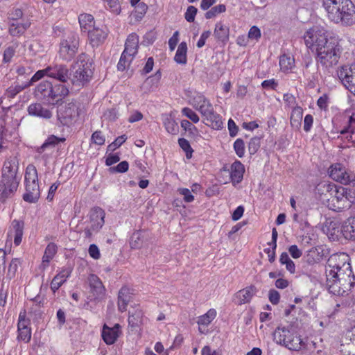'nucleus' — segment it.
<instances>
[{"label":"nucleus","mask_w":355,"mask_h":355,"mask_svg":"<svg viewBox=\"0 0 355 355\" xmlns=\"http://www.w3.org/2000/svg\"><path fill=\"white\" fill-rule=\"evenodd\" d=\"M349 255L345 252L331 254L326 266V284L334 295H343L355 284V277L349 263Z\"/></svg>","instance_id":"f257e3e1"},{"label":"nucleus","mask_w":355,"mask_h":355,"mask_svg":"<svg viewBox=\"0 0 355 355\" xmlns=\"http://www.w3.org/2000/svg\"><path fill=\"white\" fill-rule=\"evenodd\" d=\"M322 6L331 21L345 26L355 23V6L351 0H322Z\"/></svg>","instance_id":"f03ea898"},{"label":"nucleus","mask_w":355,"mask_h":355,"mask_svg":"<svg viewBox=\"0 0 355 355\" xmlns=\"http://www.w3.org/2000/svg\"><path fill=\"white\" fill-rule=\"evenodd\" d=\"M342 51L340 39L332 35L327 42H324L315 52L317 62L328 69L336 65L340 59Z\"/></svg>","instance_id":"7ed1b4c3"},{"label":"nucleus","mask_w":355,"mask_h":355,"mask_svg":"<svg viewBox=\"0 0 355 355\" xmlns=\"http://www.w3.org/2000/svg\"><path fill=\"white\" fill-rule=\"evenodd\" d=\"M272 338L277 345L285 347L289 350L300 351L305 345L301 336L292 325H279L272 333Z\"/></svg>","instance_id":"20e7f679"},{"label":"nucleus","mask_w":355,"mask_h":355,"mask_svg":"<svg viewBox=\"0 0 355 355\" xmlns=\"http://www.w3.org/2000/svg\"><path fill=\"white\" fill-rule=\"evenodd\" d=\"M93 62L91 58L81 53L73 66V75L71 83L74 85L84 86L91 80L93 74Z\"/></svg>","instance_id":"39448f33"},{"label":"nucleus","mask_w":355,"mask_h":355,"mask_svg":"<svg viewBox=\"0 0 355 355\" xmlns=\"http://www.w3.org/2000/svg\"><path fill=\"white\" fill-rule=\"evenodd\" d=\"M26 193L23 199L28 202H36L40 196V190L38 184L37 171L35 166L29 164L25 172Z\"/></svg>","instance_id":"423d86ee"},{"label":"nucleus","mask_w":355,"mask_h":355,"mask_svg":"<svg viewBox=\"0 0 355 355\" xmlns=\"http://www.w3.org/2000/svg\"><path fill=\"white\" fill-rule=\"evenodd\" d=\"M331 36L324 28L315 26L304 32L303 39L306 46L315 52Z\"/></svg>","instance_id":"0eeeda50"},{"label":"nucleus","mask_w":355,"mask_h":355,"mask_svg":"<svg viewBox=\"0 0 355 355\" xmlns=\"http://www.w3.org/2000/svg\"><path fill=\"white\" fill-rule=\"evenodd\" d=\"M78 46V35L73 31H68L65 33L60 43V58L65 61L71 60L76 54Z\"/></svg>","instance_id":"6e6552de"},{"label":"nucleus","mask_w":355,"mask_h":355,"mask_svg":"<svg viewBox=\"0 0 355 355\" xmlns=\"http://www.w3.org/2000/svg\"><path fill=\"white\" fill-rule=\"evenodd\" d=\"M80 114L79 105L76 103L70 102L58 107L57 119L61 125L71 127L78 121Z\"/></svg>","instance_id":"1a4fd4ad"},{"label":"nucleus","mask_w":355,"mask_h":355,"mask_svg":"<svg viewBox=\"0 0 355 355\" xmlns=\"http://www.w3.org/2000/svg\"><path fill=\"white\" fill-rule=\"evenodd\" d=\"M105 213L100 207H94L88 214L89 220L84 230L80 233L81 236L89 239L104 225Z\"/></svg>","instance_id":"9d476101"},{"label":"nucleus","mask_w":355,"mask_h":355,"mask_svg":"<svg viewBox=\"0 0 355 355\" xmlns=\"http://www.w3.org/2000/svg\"><path fill=\"white\" fill-rule=\"evenodd\" d=\"M333 128L331 134H340L341 136L345 134L350 127H355V114L349 115L347 113L337 114L332 119Z\"/></svg>","instance_id":"9b49d317"},{"label":"nucleus","mask_w":355,"mask_h":355,"mask_svg":"<svg viewBox=\"0 0 355 355\" xmlns=\"http://www.w3.org/2000/svg\"><path fill=\"white\" fill-rule=\"evenodd\" d=\"M328 173L331 179L343 184H351L355 178V176L340 163L331 164L328 169Z\"/></svg>","instance_id":"f8f14e48"},{"label":"nucleus","mask_w":355,"mask_h":355,"mask_svg":"<svg viewBox=\"0 0 355 355\" xmlns=\"http://www.w3.org/2000/svg\"><path fill=\"white\" fill-rule=\"evenodd\" d=\"M337 76L345 87L355 96V62L349 67H340Z\"/></svg>","instance_id":"ddd939ff"},{"label":"nucleus","mask_w":355,"mask_h":355,"mask_svg":"<svg viewBox=\"0 0 355 355\" xmlns=\"http://www.w3.org/2000/svg\"><path fill=\"white\" fill-rule=\"evenodd\" d=\"M346 195L347 188L338 187L334 184V191H332V194L330 196V209L335 211H340L349 207V203H346Z\"/></svg>","instance_id":"4468645a"},{"label":"nucleus","mask_w":355,"mask_h":355,"mask_svg":"<svg viewBox=\"0 0 355 355\" xmlns=\"http://www.w3.org/2000/svg\"><path fill=\"white\" fill-rule=\"evenodd\" d=\"M89 285V292L94 300L101 301L103 300L106 295V288L101 279L94 274H91L88 277Z\"/></svg>","instance_id":"2eb2a0df"},{"label":"nucleus","mask_w":355,"mask_h":355,"mask_svg":"<svg viewBox=\"0 0 355 355\" xmlns=\"http://www.w3.org/2000/svg\"><path fill=\"white\" fill-rule=\"evenodd\" d=\"M18 180L2 179L0 180V200L4 202L11 198L18 187Z\"/></svg>","instance_id":"dca6fc26"},{"label":"nucleus","mask_w":355,"mask_h":355,"mask_svg":"<svg viewBox=\"0 0 355 355\" xmlns=\"http://www.w3.org/2000/svg\"><path fill=\"white\" fill-rule=\"evenodd\" d=\"M27 112L31 116L43 119H49L53 116V108L49 109L40 103L30 104L27 107Z\"/></svg>","instance_id":"f3484780"},{"label":"nucleus","mask_w":355,"mask_h":355,"mask_svg":"<svg viewBox=\"0 0 355 355\" xmlns=\"http://www.w3.org/2000/svg\"><path fill=\"white\" fill-rule=\"evenodd\" d=\"M24 51L25 46L22 44L17 42H12L7 45L3 50V63H10L15 55H21Z\"/></svg>","instance_id":"a211bd4d"},{"label":"nucleus","mask_w":355,"mask_h":355,"mask_svg":"<svg viewBox=\"0 0 355 355\" xmlns=\"http://www.w3.org/2000/svg\"><path fill=\"white\" fill-rule=\"evenodd\" d=\"M19 162L17 157H10L6 159L2 168V179L17 180L16 174L18 171Z\"/></svg>","instance_id":"6ab92c4d"},{"label":"nucleus","mask_w":355,"mask_h":355,"mask_svg":"<svg viewBox=\"0 0 355 355\" xmlns=\"http://www.w3.org/2000/svg\"><path fill=\"white\" fill-rule=\"evenodd\" d=\"M121 334V326L115 324L112 327L105 324L102 329V338L107 345L114 344Z\"/></svg>","instance_id":"aec40b11"},{"label":"nucleus","mask_w":355,"mask_h":355,"mask_svg":"<svg viewBox=\"0 0 355 355\" xmlns=\"http://www.w3.org/2000/svg\"><path fill=\"white\" fill-rule=\"evenodd\" d=\"M133 289L128 286H123L119 291L117 306L119 311L123 313L127 310L128 305L132 299Z\"/></svg>","instance_id":"412c9836"},{"label":"nucleus","mask_w":355,"mask_h":355,"mask_svg":"<svg viewBox=\"0 0 355 355\" xmlns=\"http://www.w3.org/2000/svg\"><path fill=\"white\" fill-rule=\"evenodd\" d=\"M48 77L65 83L69 78V69L64 64H55L47 67Z\"/></svg>","instance_id":"4be33fe9"},{"label":"nucleus","mask_w":355,"mask_h":355,"mask_svg":"<svg viewBox=\"0 0 355 355\" xmlns=\"http://www.w3.org/2000/svg\"><path fill=\"white\" fill-rule=\"evenodd\" d=\"M72 272L71 267H63L53 277L51 282V289L55 293L70 277Z\"/></svg>","instance_id":"5701e85b"},{"label":"nucleus","mask_w":355,"mask_h":355,"mask_svg":"<svg viewBox=\"0 0 355 355\" xmlns=\"http://www.w3.org/2000/svg\"><path fill=\"white\" fill-rule=\"evenodd\" d=\"M326 245H314L307 250V261L309 263L319 262L329 254Z\"/></svg>","instance_id":"b1692460"},{"label":"nucleus","mask_w":355,"mask_h":355,"mask_svg":"<svg viewBox=\"0 0 355 355\" xmlns=\"http://www.w3.org/2000/svg\"><path fill=\"white\" fill-rule=\"evenodd\" d=\"M69 94L68 88L62 83L52 86L49 92V98L51 100V103L58 102Z\"/></svg>","instance_id":"393cba45"},{"label":"nucleus","mask_w":355,"mask_h":355,"mask_svg":"<svg viewBox=\"0 0 355 355\" xmlns=\"http://www.w3.org/2000/svg\"><path fill=\"white\" fill-rule=\"evenodd\" d=\"M334 184L327 182H323L318 184L315 188L316 193L319 196L320 198L322 201H327L329 206L330 204V196L332 194L334 191Z\"/></svg>","instance_id":"a878e982"},{"label":"nucleus","mask_w":355,"mask_h":355,"mask_svg":"<svg viewBox=\"0 0 355 355\" xmlns=\"http://www.w3.org/2000/svg\"><path fill=\"white\" fill-rule=\"evenodd\" d=\"M24 223L14 220L12 222L8 237L14 239L15 244H19L22 241Z\"/></svg>","instance_id":"bb28decb"},{"label":"nucleus","mask_w":355,"mask_h":355,"mask_svg":"<svg viewBox=\"0 0 355 355\" xmlns=\"http://www.w3.org/2000/svg\"><path fill=\"white\" fill-rule=\"evenodd\" d=\"M245 172L243 164L239 162H234L231 166L230 178L234 185L241 182Z\"/></svg>","instance_id":"cd10ccee"},{"label":"nucleus","mask_w":355,"mask_h":355,"mask_svg":"<svg viewBox=\"0 0 355 355\" xmlns=\"http://www.w3.org/2000/svg\"><path fill=\"white\" fill-rule=\"evenodd\" d=\"M205 124L215 130H220L223 127V122L221 116L213 109L203 117Z\"/></svg>","instance_id":"c85d7f7f"},{"label":"nucleus","mask_w":355,"mask_h":355,"mask_svg":"<svg viewBox=\"0 0 355 355\" xmlns=\"http://www.w3.org/2000/svg\"><path fill=\"white\" fill-rule=\"evenodd\" d=\"M256 292V287L251 285L238 291L236 294V298L238 300L239 304H246L250 302Z\"/></svg>","instance_id":"c756f323"},{"label":"nucleus","mask_w":355,"mask_h":355,"mask_svg":"<svg viewBox=\"0 0 355 355\" xmlns=\"http://www.w3.org/2000/svg\"><path fill=\"white\" fill-rule=\"evenodd\" d=\"M138 47L139 37L136 34L132 33L126 40L125 49L123 52L134 58L137 53Z\"/></svg>","instance_id":"7c9ffc66"},{"label":"nucleus","mask_w":355,"mask_h":355,"mask_svg":"<svg viewBox=\"0 0 355 355\" xmlns=\"http://www.w3.org/2000/svg\"><path fill=\"white\" fill-rule=\"evenodd\" d=\"M342 232L346 239L355 241V216L348 218L344 222Z\"/></svg>","instance_id":"2f4dec72"},{"label":"nucleus","mask_w":355,"mask_h":355,"mask_svg":"<svg viewBox=\"0 0 355 355\" xmlns=\"http://www.w3.org/2000/svg\"><path fill=\"white\" fill-rule=\"evenodd\" d=\"M279 64L282 71L292 72L295 67L294 56L291 54H282L279 57Z\"/></svg>","instance_id":"473e14b6"},{"label":"nucleus","mask_w":355,"mask_h":355,"mask_svg":"<svg viewBox=\"0 0 355 355\" xmlns=\"http://www.w3.org/2000/svg\"><path fill=\"white\" fill-rule=\"evenodd\" d=\"M215 37L222 42H227L229 40L230 28L223 21H220L215 25L214 31Z\"/></svg>","instance_id":"72a5a7b5"},{"label":"nucleus","mask_w":355,"mask_h":355,"mask_svg":"<svg viewBox=\"0 0 355 355\" xmlns=\"http://www.w3.org/2000/svg\"><path fill=\"white\" fill-rule=\"evenodd\" d=\"M88 37L93 46L98 45L100 42H103L107 37V32L99 28L94 26L87 33Z\"/></svg>","instance_id":"f704fd0d"},{"label":"nucleus","mask_w":355,"mask_h":355,"mask_svg":"<svg viewBox=\"0 0 355 355\" xmlns=\"http://www.w3.org/2000/svg\"><path fill=\"white\" fill-rule=\"evenodd\" d=\"M30 22L24 19L20 21L12 22L9 27V32L12 36H19L24 33L29 27Z\"/></svg>","instance_id":"c9c22d12"},{"label":"nucleus","mask_w":355,"mask_h":355,"mask_svg":"<svg viewBox=\"0 0 355 355\" xmlns=\"http://www.w3.org/2000/svg\"><path fill=\"white\" fill-rule=\"evenodd\" d=\"M302 116L303 109L300 106L293 107L290 117L291 125L294 128H300L302 124Z\"/></svg>","instance_id":"e433bc0d"},{"label":"nucleus","mask_w":355,"mask_h":355,"mask_svg":"<svg viewBox=\"0 0 355 355\" xmlns=\"http://www.w3.org/2000/svg\"><path fill=\"white\" fill-rule=\"evenodd\" d=\"M78 21L83 31L88 33L94 26V20L92 15L81 14L78 17Z\"/></svg>","instance_id":"4c0bfd02"},{"label":"nucleus","mask_w":355,"mask_h":355,"mask_svg":"<svg viewBox=\"0 0 355 355\" xmlns=\"http://www.w3.org/2000/svg\"><path fill=\"white\" fill-rule=\"evenodd\" d=\"M187 45L184 42H181L177 49L174 60L180 64H185L187 61Z\"/></svg>","instance_id":"58836bf2"},{"label":"nucleus","mask_w":355,"mask_h":355,"mask_svg":"<svg viewBox=\"0 0 355 355\" xmlns=\"http://www.w3.org/2000/svg\"><path fill=\"white\" fill-rule=\"evenodd\" d=\"M65 139L64 137H58L55 135H51L45 140L44 144L37 149L39 153H42L45 149L48 148H53L61 142H64Z\"/></svg>","instance_id":"ea45409f"},{"label":"nucleus","mask_w":355,"mask_h":355,"mask_svg":"<svg viewBox=\"0 0 355 355\" xmlns=\"http://www.w3.org/2000/svg\"><path fill=\"white\" fill-rule=\"evenodd\" d=\"M216 309H210L205 314L198 317L197 323L198 325L207 327L216 318Z\"/></svg>","instance_id":"a19ab883"},{"label":"nucleus","mask_w":355,"mask_h":355,"mask_svg":"<svg viewBox=\"0 0 355 355\" xmlns=\"http://www.w3.org/2000/svg\"><path fill=\"white\" fill-rule=\"evenodd\" d=\"M304 73L306 75H311L312 78H315L318 73V69L314 65L313 61L310 56L304 58L303 62Z\"/></svg>","instance_id":"79ce46f5"},{"label":"nucleus","mask_w":355,"mask_h":355,"mask_svg":"<svg viewBox=\"0 0 355 355\" xmlns=\"http://www.w3.org/2000/svg\"><path fill=\"white\" fill-rule=\"evenodd\" d=\"M164 125L166 128V130L171 134L176 135L178 132L179 128L178 123L175 121V119L171 116H166L164 119Z\"/></svg>","instance_id":"37998d69"},{"label":"nucleus","mask_w":355,"mask_h":355,"mask_svg":"<svg viewBox=\"0 0 355 355\" xmlns=\"http://www.w3.org/2000/svg\"><path fill=\"white\" fill-rule=\"evenodd\" d=\"M56 252V245L46 246V248L42 257V264L44 267H47L49 266V262L51 261V260L53 259Z\"/></svg>","instance_id":"c03bdc74"},{"label":"nucleus","mask_w":355,"mask_h":355,"mask_svg":"<svg viewBox=\"0 0 355 355\" xmlns=\"http://www.w3.org/2000/svg\"><path fill=\"white\" fill-rule=\"evenodd\" d=\"M226 7L223 4L217 5L212 7L209 10L205 15L206 19H212L218 16V15L225 12Z\"/></svg>","instance_id":"a18cd8bd"},{"label":"nucleus","mask_w":355,"mask_h":355,"mask_svg":"<svg viewBox=\"0 0 355 355\" xmlns=\"http://www.w3.org/2000/svg\"><path fill=\"white\" fill-rule=\"evenodd\" d=\"M142 312L141 310H137L135 313L130 314L128 317V324L132 327L139 326L141 323Z\"/></svg>","instance_id":"49530a36"},{"label":"nucleus","mask_w":355,"mask_h":355,"mask_svg":"<svg viewBox=\"0 0 355 355\" xmlns=\"http://www.w3.org/2000/svg\"><path fill=\"white\" fill-rule=\"evenodd\" d=\"M182 116L188 118L193 123H197L200 121V117L197 113L190 107H183L181 110Z\"/></svg>","instance_id":"de8ad7c7"},{"label":"nucleus","mask_w":355,"mask_h":355,"mask_svg":"<svg viewBox=\"0 0 355 355\" xmlns=\"http://www.w3.org/2000/svg\"><path fill=\"white\" fill-rule=\"evenodd\" d=\"M133 58V57L123 52L117 64L118 69L119 71H124L128 67H129Z\"/></svg>","instance_id":"09e8293b"},{"label":"nucleus","mask_w":355,"mask_h":355,"mask_svg":"<svg viewBox=\"0 0 355 355\" xmlns=\"http://www.w3.org/2000/svg\"><path fill=\"white\" fill-rule=\"evenodd\" d=\"M207 98L202 94L195 92L189 98V102L191 105H192L196 110L198 107L199 105L202 103L204 101H206Z\"/></svg>","instance_id":"8fccbe9b"},{"label":"nucleus","mask_w":355,"mask_h":355,"mask_svg":"<svg viewBox=\"0 0 355 355\" xmlns=\"http://www.w3.org/2000/svg\"><path fill=\"white\" fill-rule=\"evenodd\" d=\"M148 7L144 3H139L135 6V12L132 13V16L136 20H141L145 15L147 11Z\"/></svg>","instance_id":"3c124183"},{"label":"nucleus","mask_w":355,"mask_h":355,"mask_svg":"<svg viewBox=\"0 0 355 355\" xmlns=\"http://www.w3.org/2000/svg\"><path fill=\"white\" fill-rule=\"evenodd\" d=\"M178 144L180 148L185 152L187 158L191 159L193 150L191 147L189 142L184 138H180L178 139Z\"/></svg>","instance_id":"603ef678"},{"label":"nucleus","mask_w":355,"mask_h":355,"mask_svg":"<svg viewBox=\"0 0 355 355\" xmlns=\"http://www.w3.org/2000/svg\"><path fill=\"white\" fill-rule=\"evenodd\" d=\"M214 109L212 104L211 102L207 99L206 101H204L202 103H201L200 105L198 106V107L196 109L202 117H204L205 115H207L209 112H211Z\"/></svg>","instance_id":"864d4df0"},{"label":"nucleus","mask_w":355,"mask_h":355,"mask_svg":"<svg viewBox=\"0 0 355 355\" xmlns=\"http://www.w3.org/2000/svg\"><path fill=\"white\" fill-rule=\"evenodd\" d=\"M30 320L26 318V311H21L19 315V320L17 323V329H24L31 328Z\"/></svg>","instance_id":"5fc2aeb1"},{"label":"nucleus","mask_w":355,"mask_h":355,"mask_svg":"<svg viewBox=\"0 0 355 355\" xmlns=\"http://www.w3.org/2000/svg\"><path fill=\"white\" fill-rule=\"evenodd\" d=\"M52 87V85L49 81H43L37 87V92L40 93L43 96L49 97V92Z\"/></svg>","instance_id":"6e6d98bb"},{"label":"nucleus","mask_w":355,"mask_h":355,"mask_svg":"<svg viewBox=\"0 0 355 355\" xmlns=\"http://www.w3.org/2000/svg\"><path fill=\"white\" fill-rule=\"evenodd\" d=\"M18 335L17 338L22 340L25 343H28L31 338V328L17 329Z\"/></svg>","instance_id":"4d7b16f0"},{"label":"nucleus","mask_w":355,"mask_h":355,"mask_svg":"<svg viewBox=\"0 0 355 355\" xmlns=\"http://www.w3.org/2000/svg\"><path fill=\"white\" fill-rule=\"evenodd\" d=\"M234 148L236 154L242 157L245 154V144L241 139H237L234 143Z\"/></svg>","instance_id":"13d9d810"},{"label":"nucleus","mask_w":355,"mask_h":355,"mask_svg":"<svg viewBox=\"0 0 355 355\" xmlns=\"http://www.w3.org/2000/svg\"><path fill=\"white\" fill-rule=\"evenodd\" d=\"M127 139V137L123 135L118 137L112 144H110L107 150L110 151H113L121 146Z\"/></svg>","instance_id":"bf43d9fd"},{"label":"nucleus","mask_w":355,"mask_h":355,"mask_svg":"<svg viewBox=\"0 0 355 355\" xmlns=\"http://www.w3.org/2000/svg\"><path fill=\"white\" fill-rule=\"evenodd\" d=\"M180 195L182 196L186 202H191L194 200V196L191 194L189 189L187 188H180L178 189Z\"/></svg>","instance_id":"052dcab7"},{"label":"nucleus","mask_w":355,"mask_h":355,"mask_svg":"<svg viewBox=\"0 0 355 355\" xmlns=\"http://www.w3.org/2000/svg\"><path fill=\"white\" fill-rule=\"evenodd\" d=\"M197 14V8L193 6H189L184 14L185 19L189 22H193Z\"/></svg>","instance_id":"680f3d73"},{"label":"nucleus","mask_w":355,"mask_h":355,"mask_svg":"<svg viewBox=\"0 0 355 355\" xmlns=\"http://www.w3.org/2000/svg\"><path fill=\"white\" fill-rule=\"evenodd\" d=\"M17 269H18V261L17 260H12L9 266H8V273H7V277L8 279H11L12 278H14L16 275V272L17 271Z\"/></svg>","instance_id":"e2e57ef3"},{"label":"nucleus","mask_w":355,"mask_h":355,"mask_svg":"<svg viewBox=\"0 0 355 355\" xmlns=\"http://www.w3.org/2000/svg\"><path fill=\"white\" fill-rule=\"evenodd\" d=\"M107 6L109 10L114 14L118 15L121 12L119 0H107Z\"/></svg>","instance_id":"0e129e2a"},{"label":"nucleus","mask_w":355,"mask_h":355,"mask_svg":"<svg viewBox=\"0 0 355 355\" xmlns=\"http://www.w3.org/2000/svg\"><path fill=\"white\" fill-rule=\"evenodd\" d=\"M92 140L97 145H103L105 139L101 131H96L92 135Z\"/></svg>","instance_id":"69168bd1"},{"label":"nucleus","mask_w":355,"mask_h":355,"mask_svg":"<svg viewBox=\"0 0 355 355\" xmlns=\"http://www.w3.org/2000/svg\"><path fill=\"white\" fill-rule=\"evenodd\" d=\"M313 123V117L311 114H306L304 119L303 129L306 132H309Z\"/></svg>","instance_id":"338daca9"},{"label":"nucleus","mask_w":355,"mask_h":355,"mask_svg":"<svg viewBox=\"0 0 355 355\" xmlns=\"http://www.w3.org/2000/svg\"><path fill=\"white\" fill-rule=\"evenodd\" d=\"M261 36L260 29L256 26H253L250 28L248 32V37L251 40H258Z\"/></svg>","instance_id":"774afa93"}]
</instances>
